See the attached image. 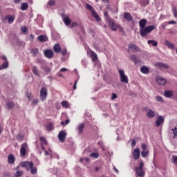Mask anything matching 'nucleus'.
Returning <instances> with one entry per match:
<instances>
[{
	"instance_id": "obj_1",
	"label": "nucleus",
	"mask_w": 177,
	"mask_h": 177,
	"mask_svg": "<svg viewBox=\"0 0 177 177\" xmlns=\"http://www.w3.org/2000/svg\"><path fill=\"white\" fill-rule=\"evenodd\" d=\"M153 30H156V26L153 25L141 28L140 30V35L145 37L146 35H147V34H150L151 31H153Z\"/></svg>"
},
{
	"instance_id": "obj_2",
	"label": "nucleus",
	"mask_w": 177,
	"mask_h": 177,
	"mask_svg": "<svg viewBox=\"0 0 177 177\" xmlns=\"http://www.w3.org/2000/svg\"><path fill=\"white\" fill-rule=\"evenodd\" d=\"M143 167H145V162L143 160L140 161V166L136 167V174L137 175L136 177H145V171H143Z\"/></svg>"
},
{
	"instance_id": "obj_3",
	"label": "nucleus",
	"mask_w": 177,
	"mask_h": 177,
	"mask_svg": "<svg viewBox=\"0 0 177 177\" xmlns=\"http://www.w3.org/2000/svg\"><path fill=\"white\" fill-rule=\"evenodd\" d=\"M86 9L88 10H90L91 12V15L93 17H94L96 20V21H101L102 19H100V17H99V15H97V12H96V10L93 9V7L91 6L89 3H86Z\"/></svg>"
},
{
	"instance_id": "obj_4",
	"label": "nucleus",
	"mask_w": 177,
	"mask_h": 177,
	"mask_svg": "<svg viewBox=\"0 0 177 177\" xmlns=\"http://www.w3.org/2000/svg\"><path fill=\"white\" fill-rule=\"evenodd\" d=\"M48 97V90L46 88L43 87L40 90V99L41 102H45Z\"/></svg>"
},
{
	"instance_id": "obj_5",
	"label": "nucleus",
	"mask_w": 177,
	"mask_h": 177,
	"mask_svg": "<svg viewBox=\"0 0 177 177\" xmlns=\"http://www.w3.org/2000/svg\"><path fill=\"white\" fill-rule=\"evenodd\" d=\"M120 78L121 82H124V84H128V76L125 75V72L122 69L119 70Z\"/></svg>"
},
{
	"instance_id": "obj_6",
	"label": "nucleus",
	"mask_w": 177,
	"mask_h": 177,
	"mask_svg": "<svg viewBox=\"0 0 177 177\" xmlns=\"http://www.w3.org/2000/svg\"><path fill=\"white\" fill-rule=\"evenodd\" d=\"M20 167H22V168H26L27 171H30V168H32V167H34V163L29 161L21 162L20 163Z\"/></svg>"
},
{
	"instance_id": "obj_7",
	"label": "nucleus",
	"mask_w": 177,
	"mask_h": 177,
	"mask_svg": "<svg viewBox=\"0 0 177 177\" xmlns=\"http://www.w3.org/2000/svg\"><path fill=\"white\" fill-rule=\"evenodd\" d=\"M27 149H28V145L27 142H24L21 145L20 148V156L21 157H24L27 153Z\"/></svg>"
},
{
	"instance_id": "obj_8",
	"label": "nucleus",
	"mask_w": 177,
	"mask_h": 177,
	"mask_svg": "<svg viewBox=\"0 0 177 177\" xmlns=\"http://www.w3.org/2000/svg\"><path fill=\"white\" fill-rule=\"evenodd\" d=\"M108 23L110 28L113 31H117L118 26H117V24L114 22V20L111 19V17H108Z\"/></svg>"
},
{
	"instance_id": "obj_9",
	"label": "nucleus",
	"mask_w": 177,
	"mask_h": 177,
	"mask_svg": "<svg viewBox=\"0 0 177 177\" xmlns=\"http://www.w3.org/2000/svg\"><path fill=\"white\" fill-rule=\"evenodd\" d=\"M128 51L131 50V52H133V53H136L137 52H140V48L138 46L133 44H130L128 46Z\"/></svg>"
},
{
	"instance_id": "obj_10",
	"label": "nucleus",
	"mask_w": 177,
	"mask_h": 177,
	"mask_svg": "<svg viewBox=\"0 0 177 177\" xmlns=\"http://www.w3.org/2000/svg\"><path fill=\"white\" fill-rule=\"evenodd\" d=\"M165 121V118L162 115L158 116L157 120H156V127L158 128V127L164 124Z\"/></svg>"
},
{
	"instance_id": "obj_11",
	"label": "nucleus",
	"mask_w": 177,
	"mask_h": 177,
	"mask_svg": "<svg viewBox=\"0 0 177 177\" xmlns=\"http://www.w3.org/2000/svg\"><path fill=\"white\" fill-rule=\"evenodd\" d=\"M66 136H67V133L64 131H61L58 134V138L62 142H65Z\"/></svg>"
},
{
	"instance_id": "obj_12",
	"label": "nucleus",
	"mask_w": 177,
	"mask_h": 177,
	"mask_svg": "<svg viewBox=\"0 0 177 177\" xmlns=\"http://www.w3.org/2000/svg\"><path fill=\"white\" fill-rule=\"evenodd\" d=\"M132 154L135 160H139L140 158V149H139V148H136Z\"/></svg>"
},
{
	"instance_id": "obj_13",
	"label": "nucleus",
	"mask_w": 177,
	"mask_h": 177,
	"mask_svg": "<svg viewBox=\"0 0 177 177\" xmlns=\"http://www.w3.org/2000/svg\"><path fill=\"white\" fill-rule=\"evenodd\" d=\"M44 56H46V57H48V59H52V57H53V51L52 50H46L44 51Z\"/></svg>"
},
{
	"instance_id": "obj_14",
	"label": "nucleus",
	"mask_w": 177,
	"mask_h": 177,
	"mask_svg": "<svg viewBox=\"0 0 177 177\" xmlns=\"http://www.w3.org/2000/svg\"><path fill=\"white\" fill-rule=\"evenodd\" d=\"M156 82L158 84V85H161L162 86H164L165 84H167V80L162 77H158L156 79Z\"/></svg>"
},
{
	"instance_id": "obj_15",
	"label": "nucleus",
	"mask_w": 177,
	"mask_h": 177,
	"mask_svg": "<svg viewBox=\"0 0 177 177\" xmlns=\"http://www.w3.org/2000/svg\"><path fill=\"white\" fill-rule=\"evenodd\" d=\"M164 96L168 99H171V97L174 96V91L171 90L165 91Z\"/></svg>"
},
{
	"instance_id": "obj_16",
	"label": "nucleus",
	"mask_w": 177,
	"mask_h": 177,
	"mask_svg": "<svg viewBox=\"0 0 177 177\" xmlns=\"http://www.w3.org/2000/svg\"><path fill=\"white\" fill-rule=\"evenodd\" d=\"M123 17L128 21H132V20H133V17H132V15H131L129 12H124Z\"/></svg>"
},
{
	"instance_id": "obj_17",
	"label": "nucleus",
	"mask_w": 177,
	"mask_h": 177,
	"mask_svg": "<svg viewBox=\"0 0 177 177\" xmlns=\"http://www.w3.org/2000/svg\"><path fill=\"white\" fill-rule=\"evenodd\" d=\"M15 161H16V158H15V155L9 154L8 157V164H15Z\"/></svg>"
},
{
	"instance_id": "obj_18",
	"label": "nucleus",
	"mask_w": 177,
	"mask_h": 177,
	"mask_svg": "<svg viewBox=\"0 0 177 177\" xmlns=\"http://www.w3.org/2000/svg\"><path fill=\"white\" fill-rule=\"evenodd\" d=\"M147 117L148 118H154V117H156V112L151 109H149L147 113Z\"/></svg>"
},
{
	"instance_id": "obj_19",
	"label": "nucleus",
	"mask_w": 177,
	"mask_h": 177,
	"mask_svg": "<svg viewBox=\"0 0 177 177\" xmlns=\"http://www.w3.org/2000/svg\"><path fill=\"white\" fill-rule=\"evenodd\" d=\"M84 128H85V124L84 123H82V124L78 125L77 130H78L79 135H82V133L84 132Z\"/></svg>"
},
{
	"instance_id": "obj_20",
	"label": "nucleus",
	"mask_w": 177,
	"mask_h": 177,
	"mask_svg": "<svg viewBox=\"0 0 177 177\" xmlns=\"http://www.w3.org/2000/svg\"><path fill=\"white\" fill-rule=\"evenodd\" d=\"M6 107L7 110H12V109H13V107H15V102H13L12 101H8L6 104Z\"/></svg>"
},
{
	"instance_id": "obj_21",
	"label": "nucleus",
	"mask_w": 177,
	"mask_h": 177,
	"mask_svg": "<svg viewBox=\"0 0 177 177\" xmlns=\"http://www.w3.org/2000/svg\"><path fill=\"white\" fill-rule=\"evenodd\" d=\"M140 71L142 74H149V73H150V69L146 66H142L140 68Z\"/></svg>"
},
{
	"instance_id": "obj_22",
	"label": "nucleus",
	"mask_w": 177,
	"mask_h": 177,
	"mask_svg": "<svg viewBox=\"0 0 177 177\" xmlns=\"http://www.w3.org/2000/svg\"><path fill=\"white\" fill-rule=\"evenodd\" d=\"M4 20H8L9 24H12L15 21V16L13 15H7L5 17Z\"/></svg>"
},
{
	"instance_id": "obj_23",
	"label": "nucleus",
	"mask_w": 177,
	"mask_h": 177,
	"mask_svg": "<svg viewBox=\"0 0 177 177\" xmlns=\"http://www.w3.org/2000/svg\"><path fill=\"white\" fill-rule=\"evenodd\" d=\"M37 39H39V42H47L48 37L44 35H41L38 36Z\"/></svg>"
},
{
	"instance_id": "obj_24",
	"label": "nucleus",
	"mask_w": 177,
	"mask_h": 177,
	"mask_svg": "<svg viewBox=\"0 0 177 177\" xmlns=\"http://www.w3.org/2000/svg\"><path fill=\"white\" fill-rule=\"evenodd\" d=\"M53 49L55 53H60V52H62V48L60 47V45H59V44H55Z\"/></svg>"
},
{
	"instance_id": "obj_25",
	"label": "nucleus",
	"mask_w": 177,
	"mask_h": 177,
	"mask_svg": "<svg viewBox=\"0 0 177 177\" xmlns=\"http://www.w3.org/2000/svg\"><path fill=\"white\" fill-rule=\"evenodd\" d=\"M165 45L169 48V49H175V45L174 44L171 43V41L166 40L165 42Z\"/></svg>"
},
{
	"instance_id": "obj_26",
	"label": "nucleus",
	"mask_w": 177,
	"mask_h": 177,
	"mask_svg": "<svg viewBox=\"0 0 177 177\" xmlns=\"http://www.w3.org/2000/svg\"><path fill=\"white\" fill-rule=\"evenodd\" d=\"M146 23H147V20L146 19H142L139 21V26L140 28H143L146 27Z\"/></svg>"
},
{
	"instance_id": "obj_27",
	"label": "nucleus",
	"mask_w": 177,
	"mask_h": 177,
	"mask_svg": "<svg viewBox=\"0 0 177 177\" xmlns=\"http://www.w3.org/2000/svg\"><path fill=\"white\" fill-rule=\"evenodd\" d=\"M45 129L48 132H50V131H53V129H55V128L53 127V124H52V123H49L47 125H46Z\"/></svg>"
},
{
	"instance_id": "obj_28",
	"label": "nucleus",
	"mask_w": 177,
	"mask_h": 177,
	"mask_svg": "<svg viewBox=\"0 0 177 177\" xmlns=\"http://www.w3.org/2000/svg\"><path fill=\"white\" fill-rule=\"evenodd\" d=\"M63 21L66 26H70L71 24V19L67 17H64Z\"/></svg>"
},
{
	"instance_id": "obj_29",
	"label": "nucleus",
	"mask_w": 177,
	"mask_h": 177,
	"mask_svg": "<svg viewBox=\"0 0 177 177\" xmlns=\"http://www.w3.org/2000/svg\"><path fill=\"white\" fill-rule=\"evenodd\" d=\"M90 57L93 62H96V60H97V55H96L93 51L91 52Z\"/></svg>"
},
{
	"instance_id": "obj_30",
	"label": "nucleus",
	"mask_w": 177,
	"mask_h": 177,
	"mask_svg": "<svg viewBox=\"0 0 177 177\" xmlns=\"http://www.w3.org/2000/svg\"><path fill=\"white\" fill-rule=\"evenodd\" d=\"M32 71L35 75H37V77H39V73H38V68L37 66H34L32 68Z\"/></svg>"
},
{
	"instance_id": "obj_31",
	"label": "nucleus",
	"mask_w": 177,
	"mask_h": 177,
	"mask_svg": "<svg viewBox=\"0 0 177 177\" xmlns=\"http://www.w3.org/2000/svg\"><path fill=\"white\" fill-rule=\"evenodd\" d=\"M27 9H28V3H22L21 4V10H27Z\"/></svg>"
},
{
	"instance_id": "obj_32",
	"label": "nucleus",
	"mask_w": 177,
	"mask_h": 177,
	"mask_svg": "<svg viewBox=\"0 0 177 177\" xmlns=\"http://www.w3.org/2000/svg\"><path fill=\"white\" fill-rule=\"evenodd\" d=\"M147 44L150 45L151 44L152 46H158V42H157L155 40H148Z\"/></svg>"
},
{
	"instance_id": "obj_33",
	"label": "nucleus",
	"mask_w": 177,
	"mask_h": 177,
	"mask_svg": "<svg viewBox=\"0 0 177 177\" xmlns=\"http://www.w3.org/2000/svg\"><path fill=\"white\" fill-rule=\"evenodd\" d=\"M39 50H38V48H34L31 50L30 53H32V55H33V56H37V55H38Z\"/></svg>"
},
{
	"instance_id": "obj_34",
	"label": "nucleus",
	"mask_w": 177,
	"mask_h": 177,
	"mask_svg": "<svg viewBox=\"0 0 177 177\" xmlns=\"http://www.w3.org/2000/svg\"><path fill=\"white\" fill-rule=\"evenodd\" d=\"M40 142H41V145H44L45 146L48 145V141L46 140V138H45V137H40Z\"/></svg>"
},
{
	"instance_id": "obj_35",
	"label": "nucleus",
	"mask_w": 177,
	"mask_h": 177,
	"mask_svg": "<svg viewBox=\"0 0 177 177\" xmlns=\"http://www.w3.org/2000/svg\"><path fill=\"white\" fill-rule=\"evenodd\" d=\"M89 157H91L92 158H99V153L93 152L89 154Z\"/></svg>"
},
{
	"instance_id": "obj_36",
	"label": "nucleus",
	"mask_w": 177,
	"mask_h": 177,
	"mask_svg": "<svg viewBox=\"0 0 177 177\" xmlns=\"http://www.w3.org/2000/svg\"><path fill=\"white\" fill-rule=\"evenodd\" d=\"M17 140H18V142H23V140H24V136L20 133L17 134Z\"/></svg>"
},
{
	"instance_id": "obj_37",
	"label": "nucleus",
	"mask_w": 177,
	"mask_h": 177,
	"mask_svg": "<svg viewBox=\"0 0 177 177\" xmlns=\"http://www.w3.org/2000/svg\"><path fill=\"white\" fill-rule=\"evenodd\" d=\"M30 172L32 175H36L37 174V167L32 166V167H30Z\"/></svg>"
},
{
	"instance_id": "obj_38",
	"label": "nucleus",
	"mask_w": 177,
	"mask_h": 177,
	"mask_svg": "<svg viewBox=\"0 0 177 177\" xmlns=\"http://www.w3.org/2000/svg\"><path fill=\"white\" fill-rule=\"evenodd\" d=\"M171 10L173 12L174 17L177 18V7L176 6L173 7Z\"/></svg>"
},
{
	"instance_id": "obj_39",
	"label": "nucleus",
	"mask_w": 177,
	"mask_h": 177,
	"mask_svg": "<svg viewBox=\"0 0 177 177\" xmlns=\"http://www.w3.org/2000/svg\"><path fill=\"white\" fill-rule=\"evenodd\" d=\"M149 151H142L141 152V156L145 158V157H147V156H149Z\"/></svg>"
},
{
	"instance_id": "obj_40",
	"label": "nucleus",
	"mask_w": 177,
	"mask_h": 177,
	"mask_svg": "<svg viewBox=\"0 0 177 177\" xmlns=\"http://www.w3.org/2000/svg\"><path fill=\"white\" fill-rule=\"evenodd\" d=\"M2 67L3 69L5 68H8V67H9V62L8 61H6L2 64Z\"/></svg>"
},
{
	"instance_id": "obj_41",
	"label": "nucleus",
	"mask_w": 177,
	"mask_h": 177,
	"mask_svg": "<svg viewBox=\"0 0 177 177\" xmlns=\"http://www.w3.org/2000/svg\"><path fill=\"white\" fill-rule=\"evenodd\" d=\"M61 104L62 107H66V109L68 108V102H67V101H62Z\"/></svg>"
},
{
	"instance_id": "obj_42",
	"label": "nucleus",
	"mask_w": 177,
	"mask_h": 177,
	"mask_svg": "<svg viewBox=\"0 0 177 177\" xmlns=\"http://www.w3.org/2000/svg\"><path fill=\"white\" fill-rule=\"evenodd\" d=\"M156 100H157V102H160V103H164V100L162 99V97L160 95H158L156 97Z\"/></svg>"
},
{
	"instance_id": "obj_43",
	"label": "nucleus",
	"mask_w": 177,
	"mask_h": 177,
	"mask_svg": "<svg viewBox=\"0 0 177 177\" xmlns=\"http://www.w3.org/2000/svg\"><path fill=\"white\" fill-rule=\"evenodd\" d=\"M140 5L142 6H147V5H149V1H141Z\"/></svg>"
},
{
	"instance_id": "obj_44",
	"label": "nucleus",
	"mask_w": 177,
	"mask_h": 177,
	"mask_svg": "<svg viewBox=\"0 0 177 177\" xmlns=\"http://www.w3.org/2000/svg\"><path fill=\"white\" fill-rule=\"evenodd\" d=\"M43 70L45 71V73H50V68L49 66H44Z\"/></svg>"
},
{
	"instance_id": "obj_45",
	"label": "nucleus",
	"mask_w": 177,
	"mask_h": 177,
	"mask_svg": "<svg viewBox=\"0 0 177 177\" xmlns=\"http://www.w3.org/2000/svg\"><path fill=\"white\" fill-rule=\"evenodd\" d=\"M55 5H56V3L55 2V1H50L48 2L47 3V6H55Z\"/></svg>"
},
{
	"instance_id": "obj_46",
	"label": "nucleus",
	"mask_w": 177,
	"mask_h": 177,
	"mask_svg": "<svg viewBox=\"0 0 177 177\" xmlns=\"http://www.w3.org/2000/svg\"><path fill=\"white\" fill-rule=\"evenodd\" d=\"M21 32H23L24 34H26V32H27V31H28V29L27 28V27L24 26V27H22L21 28Z\"/></svg>"
},
{
	"instance_id": "obj_47",
	"label": "nucleus",
	"mask_w": 177,
	"mask_h": 177,
	"mask_svg": "<svg viewBox=\"0 0 177 177\" xmlns=\"http://www.w3.org/2000/svg\"><path fill=\"white\" fill-rule=\"evenodd\" d=\"M171 131H173L174 133V138H175V137H177V128L175 127L174 129H172Z\"/></svg>"
},
{
	"instance_id": "obj_48",
	"label": "nucleus",
	"mask_w": 177,
	"mask_h": 177,
	"mask_svg": "<svg viewBox=\"0 0 177 177\" xmlns=\"http://www.w3.org/2000/svg\"><path fill=\"white\" fill-rule=\"evenodd\" d=\"M130 59L134 62L135 60H136L138 59V57L135 55H131L129 56Z\"/></svg>"
},
{
	"instance_id": "obj_49",
	"label": "nucleus",
	"mask_w": 177,
	"mask_h": 177,
	"mask_svg": "<svg viewBox=\"0 0 177 177\" xmlns=\"http://www.w3.org/2000/svg\"><path fill=\"white\" fill-rule=\"evenodd\" d=\"M162 64H164V63L158 62V63L156 64V66L158 67L159 68H162Z\"/></svg>"
},
{
	"instance_id": "obj_50",
	"label": "nucleus",
	"mask_w": 177,
	"mask_h": 177,
	"mask_svg": "<svg viewBox=\"0 0 177 177\" xmlns=\"http://www.w3.org/2000/svg\"><path fill=\"white\" fill-rule=\"evenodd\" d=\"M77 26H78V24L77 22H73L71 25V28H74L77 27Z\"/></svg>"
},
{
	"instance_id": "obj_51",
	"label": "nucleus",
	"mask_w": 177,
	"mask_h": 177,
	"mask_svg": "<svg viewBox=\"0 0 177 177\" xmlns=\"http://www.w3.org/2000/svg\"><path fill=\"white\" fill-rule=\"evenodd\" d=\"M61 53L62 56H66V55H67V49L64 48V50H61Z\"/></svg>"
},
{
	"instance_id": "obj_52",
	"label": "nucleus",
	"mask_w": 177,
	"mask_h": 177,
	"mask_svg": "<svg viewBox=\"0 0 177 177\" xmlns=\"http://www.w3.org/2000/svg\"><path fill=\"white\" fill-rule=\"evenodd\" d=\"M141 149H142L144 151H146V149H147V146L146 145V144H142Z\"/></svg>"
},
{
	"instance_id": "obj_53",
	"label": "nucleus",
	"mask_w": 177,
	"mask_h": 177,
	"mask_svg": "<svg viewBox=\"0 0 177 177\" xmlns=\"http://www.w3.org/2000/svg\"><path fill=\"white\" fill-rule=\"evenodd\" d=\"M38 104V99H34L32 102V105L35 106V104Z\"/></svg>"
},
{
	"instance_id": "obj_54",
	"label": "nucleus",
	"mask_w": 177,
	"mask_h": 177,
	"mask_svg": "<svg viewBox=\"0 0 177 177\" xmlns=\"http://www.w3.org/2000/svg\"><path fill=\"white\" fill-rule=\"evenodd\" d=\"M162 68H169V65L163 63L162 65Z\"/></svg>"
},
{
	"instance_id": "obj_55",
	"label": "nucleus",
	"mask_w": 177,
	"mask_h": 177,
	"mask_svg": "<svg viewBox=\"0 0 177 177\" xmlns=\"http://www.w3.org/2000/svg\"><path fill=\"white\" fill-rule=\"evenodd\" d=\"M104 16H105V17H106V20L107 21H109V17H110V16H109V14L107 13V12H104Z\"/></svg>"
},
{
	"instance_id": "obj_56",
	"label": "nucleus",
	"mask_w": 177,
	"mask_h": 177,
	"mask_svg": "<svg viewBox=\"0 0 177 177\" xmlns=\"http://www.w3.org/2000/svg\"><path fill=\"white\" fill-rule=\"evenodd\" d=\"M114 99H117V94L115 93H112V97H111V100H114Z\"/></svg>"
},
{
	"instance_id": "obj_57",
	"label": "nucleus",
	"mask_w": 177,
	"mask_h": 177,
	"mask_svg": "<svg viewBox=\"0 0 177 177\" xmlns=\"http://www.w3.org/2000/svg\"><path fill=\"white\" fill-rule=\"evenodd\" d=\"M173 162L177 164V156H173Z\"/></svg>"
},
{
	"instance_id": "obj_58",
	"label": "nucleus",
	"mask_w": 177,
	"mask_h": 177,
	"mask_svg": "<svg viewBox=\"0 0 177 177\" xmlns=\"http://www.w3.org/2000/svg\"><path fill=\"white\" fill-rule=\"evenodd\" d=\"M131 146H132L133 147H135V146H136V141L135 140H132Z\"/></svg>"
},
{
	"instance_id": "obj_59",
	"label": "nucleus",
	"mask_w": 177,
	"mask_h": 177,
	"mask_svg": "<svg viewBox=\"0 0 177 177\" xmlns=\"http://www.w3.org/2000/svg\"><path fill=\"white\" fill-rule=\"evenodd\" d=\"M78 82L77 80H76L74 83V85H73V90L75 91V89H77V83Z\"/></svg>"
},
{
	"instance_id": "obj_60",
	"label": "nucleus",
	"mask_w": 177,
	"mask_h": 177,
	"mask_svg": "<svg viewBox=\"0 0 177 177\" xmlns=\"http://www.w3.org/2000/svg\"><path fill=\"white\" fill-rule=\"evenodd\" d=\"M167 24H176V21H170L167 22Z\"/></svg>"
},
{
	"instance_id": "obj_61",
	"label": "nucleus",
	"mask_w": 177,
	"mask_h": 177,
	"mask_svg": "<svg viewBox=\"0 0 177 177\" xmlns=\"http://www.w3.org/2000/svg\"><path fill=\"white\" fill-rule=\"evenodd\" d=\"M30 41H31V42H32V41H34V35L30 34Z\"/></svg>"
},
{
	"instance_id": "obj_62",
	"label": "nucleus",
	"mask_w": 177,
	"mask_h": 177,
	"mask_svg": "<svg viewBox=\"0 0 177 177\" xmlns=\"http://www.w3.org/2000/svg\"><path fill=\"white\" fill-rule=\"evenodd\" d=\"M134 63H135V64H138L140 63V59H139L137 58V59L134 61Z\"/></svg>"
},
{
	"instance_id": "obj_63",
	"label": "nucleus",
	"mask_w": 177,
	"mask_h": 177,
	"mask_svg": "<svg viewBox=\"0 0 177 177\" xmlns=\"http://www.w3.org/2000/svg\"><path fill=\"white\" fill-rule=\"evenodd\" d=\"M1 59H2L3 60H5L6 62V61L8 62V58H7L6 56H5V55H3V56L1 57Z\"/></svg>"
},
{
	"instance_id": "obj_64",
	"label": "nucleus",
	"mask_w": 177,
	"mask_h": 177,
	"mask_svg": "<svg viewBox=\"0 0 177 177\" xmlns=\"http://www.w3.org/2000/svg\"><path fill=\"white\" fill-rule=\"evenodd\" d=\"M66 70H67V68H62L60 69V71H61V73H64V71H66Z\"/></svg>"
}]
</instances>
